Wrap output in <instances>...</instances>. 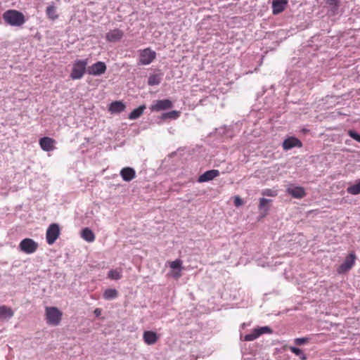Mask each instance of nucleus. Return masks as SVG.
Masks as SVG:
<instances>
[{
  "instance_id": "5701e85b",
  "label": "nucleus",
  "mask_w": 360,
  "mask_h": 360,
  "mask_svg": "<svg viewBox=\"0 0 360 360\" xmlns=\"http://www.w3.org/2000/svg\"><path fill=\"white\" fill-rule=\"evenodd\" d=\"M145 109H146V106L144 105L139 106V108L134 109L129 115L128 118L129 120H136V119L139 118V117H141Z\"/></svg>"
},
{
  "instance_id": "6e6552de",
  "label": "nucleus",
  "mask_w": 360,
  "mask_h": 360,
  "mask_svg": "<svg viewBox=\"0 0 360 360\" xmlns=\"http://www.w3.org/2000/svg\"><path fill=\"white\" fill-rule=\"evenodd\" d=\"M106 69L107 67L104 62L98 61L88 67L87 73L94 76L101 75L105 72Z\"/></svg>"
},
{
  "instance_id": "f3484780",
  "label": "nucleus",
  "mask_w": 360,
  "mask_h": 360,
  "mask_svg": "<svg viewBox=\"0 0 360 360\" xmlns=\"http://www.w3.org/2000/svg\"><path fill=\"white\" fill-rule=\"evenodd\" d=\"M120 176L124 181H130L136 177V172L133 168L126 167L121 169Z\"/></svg>"
},
{
  "instance_id": "dca6fc26",
  "label": "nucleus",
  "mask_w": 360,
  "mask_h": 360,
  "mask_svg": "<svg viewBox=\"0 0 360 360\" xmlns=\"http://www.w3.org/2000/svg\"><path fill=\"white\" fill-rule=\"evenodd\" d=\"M144 342L148 345H154L159 339L157 333L151 330L144 331L143 335Z\"/></svg>"
},
{
  "instance_id": "ddd939ff",
  "label": "nucleus",
  "mask_w": 360,
  "mask_h": 360,
  "mask_svg": "<svg viewBox=\"0 0 360 360\" xmlns=\"http://www.w3.org/2000/svg\"><path fill=\"white\" fill-rule=\"evenodd\" d=\"M302 143L300 140L295 137H290L284 140L283 143V148L284 150H288L292 148H301Z\"/></svg>"
},
{
  "instance_id": "7ed1b4c3",
  "label": "nucleus",
  "mask_w": 360,
  "mask_h": 360,
  "mask_svg": "<svg viewBox=\"0 0 360 360\" xmlns=\"http://www.w3.org/2000/svg\"><path fill=\"white\" fill-rule=\"evenodd\" d=\"M46 322L51 326H58L62 319V312L55 307H46Z\"/></svg>"
},
{
  "instance_id": "20e7f679",
  "label": "nucleus",
  "mask_w": 360,
  "mask_h": 360,
  "mask_svg": "<svg viewBox=\"0 0 360 360\" xmlns=\"http://www.w3.org/2000/svg\"><path fill=\"white\" fill-rule=\"evenodd\" d=\"M156 58L155 51L150 48H146L139 51V63L143 65L150 64Z\"/></svg>"
},
{
  "instance_id": "e433bc0d",
  "label": "nucleus",
  "mask_w": 360,
  "mask_h": 360,
  "mask_svg": "<svg viewBox=\"0 0 360 360\" xmlns=\"http://www.w3.org/2000/svg\"><path fill=\"white\" fill-rule=\"evenodd\" d=\"M101 311L100 309L97 308L94 310V314H96V316H98L101 315Z\"/></svg>"
},
{
  "instance_id": "c756f323",
  "label": "nucleus",
  "mask_w": 360,
  "mask_h": 360,
  "mask_svg": "<svg viewBox=\"0 0 360 360\" xmlns=\"http://www.w3.org/2000/svg\"><path fill=\"white\" fill-rule=\"evenodd\" d=\"M288 349L291 352H292L295 355L300 356L301 360L307 359L306 355L302 352V351L300 349L295 347H292V346L288 347Z\"/></svg>"
},
{
  "instance_id": "72a5a7b5",
  "label": "nucleus",
  "mask_w": 360,
  "mask_h": 360,
  "mask_svg": "<svg viewBox=\"0 0 360 360\" xmlns=\"http://www.w3.org/2000/svg\"><path fill=\"white\" fill-rule=\"evenodd\" d=\"M348 134L350 137L360 143V135L353 130H349Z\"/></svg>"
},
{
  "instance_id": "4be33fe9",
  "label": "nucleus",
  "mask_w": 360,
  "mask_h": 360,
  "mask_svg": "<svg viewBox=\"0 0 360 360\" xmlns=\"http://www.w3.org/2000/svg\"><path fill=\"white\" fill-rule=\"evenodd\" d=\"M103 296L106 300H113L117 297L118 292L115 289L108 288L104 291Z\"/></svg>"
},
{
  "instance_id": "4468645a",
  "label": "nucleus",
  "mask_w": 360,
  "mask_h": 360,
  "mask_svg": "<svg viewBox=\"0 0 360 360\" xmlns=\"http://www.w3.org/2000/svg\"><path fill=\"white\" fill-rule=\"evenodd\" d=\"M287 193L292 195L294 198L301 199L306 195L305 190L301 186L288 187L286 190Z\"/></svg>"
},
{
  "instance_id": "f8f14e48",
  "label": "nucleus",
  "mask_w": 360,
  "mask_h": 360,
  "mask_svg": "<svg viewBox=\"0 0 360 360\" xmlns=\"http://www.w3.org/2000/svg\"><path fill=\"white\" fill-rule=\"evenodd\" d=\"M124 36V32L120 29H114L106 33L105 39L108 42L120 41Z\"/></svg>"
},
{
  "instance_id": "c85d7f7f",
  "label": "nucleus",
  "mask_w": 360,
  "mask_h": 360,
  "mask_svg": "<svg viewBox=\"0 0 360 360\" xmlns=\"http://www.w3.org/2000/svg\"><path fill=\"white\" fill-rule=\"evenodd\" d=\"M347 193L352 195H358L360 193V179L358 181V182L352 185L351 186H349L347 188Z\"/></svg>"
},
{
  "instance_id": "9b49d317",
  "label": "nucleus",
  "mask_w": 360,
  "mask_h": 360,
  "mask_svg": "<svg viewBox=\"0 0 360 360\" xmlns=\"http://www.w3.org/2000/svg\"><path fill=\"white\" fill-rule=\"evenodd\" d=\"M39 146L41 148L46 152L53 150L56 147V141L50 137H43L39 139Z\"/></svg>"
},
{
  "instance_id": "473e14b6",
  "label": "nucleus",
  "mask_w": 360,
  "mask_h": 360,
  "mask_svg": "<svg viewBox=\"0 0 360 360\" xmlns=\"http://www.w3.org/2000/svg\"><path fill=\"white\" fill-rule=\"evenodd\" d=\"M262 195H266V196L275 197L277 195V193L276 191H273L271 189H265L262 191Z\"/></svg>"
},
{
  "instance_id": "412c9836",
  "label": "nucleus",
  "mask_w": 360,
  "mask_h": 360,
  "mask_svg": "<svg viewBox=\"0 0 360 360\" xmlns=\"http://www.w3.org/2000/svg\"><path fill=\"white\" fill-rule=\"evenodd\" d=\"M81 237L88 243H92L95 240V234L89 228H84L81 232Z\"/></svg>"
},
{
  "instance_id": "f03ea898",
  "label": "nucleus",
  "mask_w": 360,
  "mask_h": 360,
  "mask_svg": "<svg viewBox=\"0 0 360 360\" xmlns=\"http://www.w3.org/2000/svg\"><path fill=\"white\" fill-rule=\"evenodd\" d=\"M88 59H79L75 60L72 64L70 77L72 80L80 79L83 77L86 72H87L86 66Z\"/></svg>"
},
{
  "instance_id": "1a4fd4ad",
  "label": "nucleus",
  "mask_w": 360,
  "mask_h": 360,
  "mask_svg": "<svg viewBox=\"0 0 360 360\" xmlns=\"http://www.w3.org/2000/svg\"><path fill=\"white\" fill-rule=\"evenodd\" d=\"M270 333H271V330L268 326L255 328L251 333L247 334L243 337V340L247 342L253 341L261 335Z\"/></svg>"
},
{
  "instance_id": "bb28decb",
  "label": "nucleus",
  "mask_w": 360,
  "mask_h": 360,
  "mask_svg": "<svg viewBox=\"0 0 360 360\" xmlns=\"http://www.w3.org/2000/svg\"><path fill=\"white\" fill-rule=\"evenodd\" d=\"M122 276L120 269H111L108 274V277L111 280H119L122 278Z\"/></svg>"
},
{
  "instance_id": "cd10ccee",
  "label": "nucleus",
  "mask_w": 360,
  "mask_h": 360,
  "mask_svg": "<svg viewBox=\"0 0 360 360\" xmlns=\"http://www.w3.org/2000/svg\"><path fill=\"white\" fill-rule=\"evenodd\" d=\"M269 202H271L270 200H268V199H266L264 198H261L259 200V209L260 210H264V213L263 214L264 216L267 214V212L269 210L268 205H269Z\"/></svg>"
},
{
  "instance_id": "9d476101",
  "label": "nucleus",
  "mask_w": 360,
  "mask_h": 360,
  "mask_svg": "<svg viewBox=\"0 0 360 360\" xmlns=\"http://www.w3.org/2000/svg\"><path fill=\"white\" fill-rule=\"evenodd\" d=\"M173 107L172 102L169 99L158 100L150 107L153 112L168 110Z\"/></svg>"
},
{
  "instance_id": "2f4dec72",
  "label": "nucleus",
  "mask_w": 360,
  "mask_h": 360,
  "mask_svg": "<svg viewBox=\"0 0 360 360\" xmlns=\"http://www.w3.org/2000/svg\"><path fill=\"white\" fill-rule=\"evenodd\" d=\"M309 341V338L304 337V338H297L294 340V342L296 345H302L306 343H308Z\"/></svg>"
},
{
  "instance_id": "c9c22d12",
  "label": "nucleus",
  "mask_w": 360,
  "mask_h": 360,
  "mask_svg": "<svg viewBox=\"0 0 360 360\" xmlns=\"http://www.w3.org/2000/svg\"><path fill=\"white\" fill-rule=\"evenodd\" d=\"M339 1L340 0H327L328 3L330 5H333V6H337L339 3Z\"/></svg>"
},
{
  "instance_id": "7c9ffc66",
  "label": "nucleus",
  "mask_w": 360,
  "mask_h": 360,
  "mask_svg": "<svg viewBox=\"0 0 360 360\" xmlns=\"http://www.w3.org/2000/svg\"><path fill=\"white\" fill-rule=\"evenodd\" d=\"M179 111L172 110V111H170L169 112L164 113L162 115V117L163 119H167V118L176 119V118L179 117Z\"/></svg>"
},
{
  "instance_id": "b1692460",
  "label": "nucleus",
  "mask_w": 360,
  "mask_h": 360,
  "mask_svg": "<svg viewBox=\"0 0 360 360\" xmlns=\"http://www.w3.org/2000/svg\"><path fill=\"white\" fill-rule=\"evenodd\" d=\"M13 316V311L11 308L2 305L0 306V317L1 318H11Z\"/></svg>"
},
{
  "instance_id": "a878e982",
  "label": "nucleus",
  "mask_w": 360,
  "mask_h": 360,
  "mask_svg": "<svg viewBox=\"0 0 360 360\" xmlns=\"http://www.w3.org/2000/svg\"><path fill=\"white\" fill-rule=\"evenodd\" d=\"M161 75L160 74H153L150 75L148 80V84L150 86L158 85L161 82Z\"/></svg>"
},
{
  "instance_id": "39448f33",
  "label": "nucleus",
  "mask_w": 360,
  "mask_h": 360,
  "mask_svg": "<svg viewBox=\"0 0 360 360\" xmlns=\"http://www.w3.org/2000/svg\"><path fill=\"white\" fill-rule=\"evenodd\" d=\"M39 244L31 238H25L19 244L20 250L28 255L32 254L37 251Z\"/></svg>"
},
{
  "instance_id": "2eb2a0df",
  "label": "nucleus",
  "mask_w": 360,
  "mask_h": 360,
  "mask_svg": "<svg viewBox=\"0 0 360 360\" xmlns=\"http://www.w3.org/2000/svg\"><path fill=\"white\" fill-rule=\"evenodd\" d=\"M126 105L121 101L112 102L108 106V111L111 114H117L124 111Z\"/></svg>"
},
{
  "instance_id": "aec40b11",
  "label": "nucleus",
  "mask_w": 360,
  "mask_h": 360,
  "mask_svg": "<svg viewBox=\"0 0 360 360\" xmlns=\"http://www.w3.org/2000/svg\"><path fill=\"white\" fill-rule=\"evenodd\" d=\"M169 266L172 269H178L179 271L174 272L173 276L176 278H179L181 276V271L182 269V261L179 259L169 262Z\"/></svg>"
},
{
  "instance_id": "6ab92c4d",
  "label": "nucleus",
  "mask_w": 360,
  "mask_h": 360,
  "mask_svg": "<svg viewBox=\"0 0 360 360\" xmlns=\"http://www.w3.org/2000/svg\"><path fill=\"white\" fill-rule=\"evenodd\" d=\"M288 4L287 0H273L272 8L274 14H278L283 12Z\"/></svg>"
},
{
  "instance_id": "a211bd4d",
  "label": "nucleus",
  "mask_w": 360,
  "mask_h": 360,
  "mask_svg": "<svg viewBox=\"0 0 360 360\" xmlns=\"http://www.w3.org/2000/svg\"><path fill=\"white\" fill-rule=\"evenodd\" d=\"M219 175V170L212 169L205 172L202 175H200L198 178V182H206L214 179L215 177Z\"/></svg>"
},
{
  "instance_id": "0eeeda50",
  "label": "nucleus",
  "mask_w": 360,
  "mask_h": 360,
  "mask_svg": "<svg viewBox=\"0 0 360 360\" xmlns=\"http://www.w3.org/2000/svg\"><path fill=\"white\" fill-rule=\"evenodd\" d=\"M356 258V257L354 252H352L349 253V255L345 258L344 262L338 268V273L342 274L349 271L354 265Z\"/></svg>"
},
{
  "instance_id": "f257e3e1",
  "label": "nucleus",
  "mask_w": 360,
  "mask_h": 360,
  "mask_svg": "<svg viewBox=\"0 0 360 360\" xmlns=\"http://www.w3.org/2000/svg\"><path fill=\"white\" fill-rule=\"evenodd\" d=\"M5 22L11 26L21 27L25 22V15L20 11L9 9L3 13Z\"/></svg>"
},
{
  "instance_id": "f704fd0d",
  "label": "nucleus",
  "mask_w": 360,
  "mask_h": 360,
  "mask_svg": "<svg viewBox=\"0 0 360 360\" xmlns=\"http://www.w3.org/2000/svg\"><path fill=\"white\" fill-rule=\"evenodd\" d=\"M243 204V200L239 196H236L234 198V205L236 207H239Z\"/></svg>"
},
{
  "instance_id": "423d86ee",
  "label": "nucleus",
  "mask_w": 360,
  "mask_h": 360,
  "mask_svg": "<svg viewBox=\"0 0 360 360\" xmlns=\"http://www.w3.org/2000/svg\"><path fill=\"white\" fill-rule=\"evenodd\" d=\"M60 231L58 224H51L47 229L46 233V242L49 245L53 244L58 238Z\"/></svg>"
},
{
  "instance_id": "393cba45",
  "label": "nucleus",
  "mask_w": 360,
  "mask_h": 360,
  "mask_svg": "<svg viewBox=\"0 0 360 360\" xmlns=\"http://www.w3.org/2000/svg\"><path fill=\"white\" fill-rule=\"evenodd\" d=\"M46 13L48 18H50L51 20H54L58 18V15L56 13V9L54 6H52V5L49 6L46 8Z\"/></svg>"
}]
</instances>
